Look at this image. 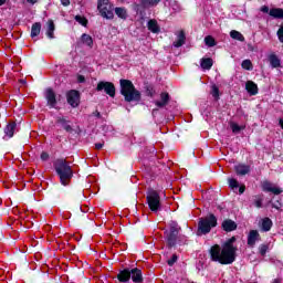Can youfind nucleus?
Instances as JSON below:
<instances>
[{"label":"nucleus","instance_id":"nucleus-30","mask_svg":"<svg viewBox=\"0 0 283 283\" xmlns=\"http://www.w3.org/2000/svg\"><path fill=\"white\" fill-rule=\"evenodd\" d=\"M160 1L161 0H140V4L143 8H154L158 6Z\"/></svg>","mask_w":283,"mask_h":283},{"label":"nucleus","instance_id":"nucleus-23","mask_svg":"<svg viewBox=\"0 0 283 283\" xmlns=\"http://www.w3.org/2000/svg\"><path fill=\"white\" fill-rule=\"evenodd\" d=\"M81 42L83 43V45H87V48L94 46V39H92L91 35L87 33L82 34Z\"/></svg>","mask_w":283,"mask_h":283},{"label":"nucleus","instance_id":"nucleus-57","mask_svg":"<svg viewBox=\"0 0 283 283\" xmlns=\"http://www.w3.org/2000/svg\"><path fill=\"white\" fill-rule=\"evenodd\" d=\"M120 1V3H125V1H127V0H119Z\"/></svg>","mask_w":283,"mask_h":283},{"label":"nucleus","instance_id":"nucleus-8","mask_svg":"<svg viewBox=\"0 0 283 283\" xmlns=\"http://www.w3.org/2000/svg\"><path fill=\"white\" fill-rule=\"evenodd\" d=\"M66 101L71 107H78L81 104V94L78 91L72 90L66 94Z\"/></svg>","mask_w":283,"mask_h":283},{"label":"nucleus","instance_id":"nucleus-40","mask_svg":"<svg viewBox=\"0 0 283 283\" xmlns=\"http://www.w3.org/2000/svg\"><path fill=\"white\" fill-rule=\"evenodd\" d=\"M178 262V254H172V256L167 261L168 266H174Z\"/></svg>","mask_w":283,"mask_h":283},{"label":"nucleus","instance_id":"nucleus-45","mask_svg":"<svg viewBox=\"0 0 283 283\" xmlns=\"http://www.w3.org/2000/svg\"><path fill=\"white\" fill-rule=\"evenodd\" d=\"M279 41L283 43V25L277 30Z\"/></svg>","mask_w":283,"mask_h":283},{"label":"nucleus","instance_id":"nucleus-38","mask_svg":"<svg viewBox=\"0 0 283 283\" xmlns=\"http://www.w3.org/2000/svg\"><path fill=\"white\" fill-rule=\"evenodd\" d=\"M59 123L62 125L63 129H65V132H72V126L70 124H67V120L65 119H59Z\"/></svg>","mask_w":283,"mask_h":283},{"label":"nucleus","instance_id":"nucleus-24","mask_svg":"<svg viewBox=\"0 0 283 283\" xmlns=\"http://www.w3.org/2000/svg\"><path fill=\"white\" fill-rule=\"evenodd\" d=\"M235 171L238 176H247V174L251 171V167L247 165H238L235 166Z\"/></svg>","mask_w":283,"mask_h":283},{"label":"nucleus","instance_id":"nucleus-43","mask_svg":"<svg viewBox=\"0 0 283 283\" xmlns=\"http://www.w3.org/2000/svg\"><path fill=\"white\" fill-rule=\"evenodd\" d=\"M229 186L231 187V189H238L239 184L235 179H229Z\"/></svg>","mask_w":283,"mask_h":283},{"label":"nucleus","instance_id":"nucleus-29","mask_svg":"<svg viewBox=\"0 0 283 283\" xmlns=\"http://www.w3.org/2000/svg\"><path fill=\"white\" fill-rule=\"evenodd\" d=\"M54 30H55L54 21L53 20H49L48 21V29H46V36L49 39H54Z\"/></svg>","mask_w":283,"mask_h":283},{"label":"nucleus","instance_id":"nucleus-41","mask_svg":"<svg viewBox=\"0 0 283 283\" xmlns=\"http://www.w3.org/2000/svg\"><path fill=\"white\" fill-rule=\"evenodd\" d=\"M169 231L180 232V227H178V222L171 221Z\"/></svg>","mask_w":283,"mask_h":283},{"label":"nucleus","instance_id":"nucleus-15","mask_svg":"<svg viewBox=\"0 0 283 283\" xmlns=\"http://www.w3.org/2000/svg\"><path fill=\"white\" fill-rule=\"evenodd\" d=\"M268 61H269L271 67H273V69L282 67V61L280 60V57L275 53H271L268 56Z\"/></svg>","mask_w":283,"mask_h":283},{"label":"nucleus","instance_id":"nucleus-12","mask_svg":"<svg viewBox=\"0 0 283 283\" xmlns=\"http://www.w3.org/2000/svg\"><path fill=\"white\" fill-rule=\"evenodd\" d=\"M130 280H133L134 283L145 282V279L143 277V270L138 268L130 269Z\"/></svg>","mask_w":283,"mask_h":283},{"label":"nucleus","instance_id":"nucleus-51","mask_svg":"<svg viewBox=\"0 0 283 283\" xmlns=\"http://www.w3.org/2000/svg\"><path fill=\"white\" fill-rule=\"evenodd\" d=\"M95 149H103V144L101 143L95 144Z\"/></svg>","mask_w":283,"mask_h":283},{"label":"nucleus","instance_id":"nucleus-55","mask_svg":"<svg viewBox=\"0 0 283 283\" xmlns=\"http://www.w3.org/2000/svg\"><path fill=\"white\" fill-rule=\"evenodd\" d=\"M7 0H0V6H6Z\"/></svg>","mask_w":283,"mask_h":283},{"label":"nucleus","instance_id":"nucleus-36","mask_svg":"<svg viewBox=\"0 0 283 283\" xmlns=\"http://www.w3.org/2000/svg\"><path fill=\"white\" fill-rule=\"evenodd\" d=\"M241 67L248 71L253 70V63L251 62V60H244L241 64Z\"/></svg>","mask_w":283,"mask_h":283},{"label":"nucleus","instance_id":"nucleus-10","mask_svg":"<svg viewBox=\"0 0 283 283\" xmlns=\"http://www.w3.org/2000/svg\"><path fill=\"white\" fill-rule=\"evenodd\" d=\"M262 190L270 193H274V196H280V193H282V188L275 186V184H272L271 181H263Z\"/></svg>","mask_w":283,"mask_h":283},{"label":"nucleus","instance_id":"nucleus-26","mask_svg":"<svg viewBox=\"0 0 283 283\" xmlns=\"http://www.w3.org/2000/svg\"><path fill=\"white\" fill-rule=\"evenodd\" d=\"M41 34V22H35L31 27V39L39 36Z\"/></svg>","mask_w":283,"mask_h":283},{"label":"nucleus","instance_id":"nucleus-7","mask_svg":"<svg viewBox=\"0 0 283 283\" xmlns=\"http://www.w3.org/2000/svg\"><path fill=\"white\" fill-rule=\"evenodd\" d=\"M105 92L111 98H114L116 96V86H114V83L112 82H99L97 84L96 91L97 92Z\"/></svg>","mask_w":283,"mask_h":283},{"label":"nucleus","instance_id":"nucleus-9","mask_svg":"<svg viewBox=\"0 0 283 283\" xmlns=\"http://www.w3.org/2000/svg\"><path fill=\"white\" fill-rule=\"evenodd\" d=\"M178 233L180 232H175V230L165 232L168 249H174L178 244Z\"/></svg>","mask_w":283,"mask_h":283},{"label":"nucleus","instance_id":"nucleus-27","mask_svg":"<svg viewBox=\"0 0 283 283\" xmlns=\"http://www.w3.org/2000/svg\"><path fill=\"white\" fill-rule=\"evenodd\" d=\"M270 17H273V19H283V9L282 8L270 9Z\"/></svg>","mask_w":283,"mask_h":283},{"label":"nucleus","instance_id":"nucleus-53","mask_svg":"<svg viewBox=\"0 0 283 283\" xmlns=\"http://www.w3.org/2000/svg\"><path fill=\"white\" fill-rule=\"evenodd\" d=\"M62 218H64V220H70L71 216L70 214H63Z\"/></svg>","mask_w":283,"mask_h":283},{"label":"nucleus","instance_id":"nucleus-6","mask_svg":"<svg viewBox=\"0 0 283 283\" xmlns=\"http://www.w3.org/2000/svg\"><path fill=\"white\" fill-rule=\"evenodd\" d=\"M147 205L150 211H160V195L156 190H148L146 195Z\"/></svg>","mask_w":283,"mask_h":283},{"label":"nucleus","instance_id":"nucleus-18","mask_svg":"<svg viewBox=\"0 0 283 283\" xmlns=\"http://www.w3.org/2000/svg\"><path fill=\"white\" fill-rule=\"evenodd\" d=\"M45 96H46L48 104L51 107H54L56 105V94L54 93V91L52 88H48Z\"/></svg>","mask_w":283,"mask_h":283},{"label":"nucleus","instance_id":"nucleus-17","mask_svg":"<svg viewBox=\"0 0 283 283\" xmlns=\"http://www.w3.org/2000/svg\"><path fill=\"white\" fill-rule=\"evenodd\" d=\"M114 12L116 17H118V19H122L123 21H127V17H129V14L127 13V8L125 7H116L114 9Z\"/></svg>","mask_w":283,"mask_h":283},{"label":"nucleus","instance_id":"nucleus-21","mask_svg":"<svg viewBox=\"0 0 283 283\" xmlns=\"http://www.w3.org/2000/svg\"><path fill=\"white\" fill-rule=\"evenodd\" d=\"M245 90L251 94V96H255V94H258V84L253 81H248L245 83Z\"/></svg>","mask_w":283,"mask_h":283},{"label":"nucleus","instance_id":"nucleus-28","mask_svg":"<svg viewBox=\"0 0 283 283\" xmlns=\"http://www.w3.org/2000/svg\"><path fill=\"white\" fill-rule=\"evenodd\" d=\"M200 65L202 70H210L211 67H213V60L211 57H203L201 59Z\"/></svg>","mask_w":283,"mask_h":283},{"label":"nucleus","instance_id":"nucleus-56","mask_svg":"<svg viewBox=\"0 0 283 283\" xmlns=\"http://www.w3.org/2000/svg\"><path fill=\"white\" fill-rule=\"evenodd\" d=\"M273 283H282L280 279H274Z\"/></svg>","mask_w":283,"mask_h":283},{"label":"nucleus","instance_id":"nucleus-44","mask_svg":"<svg viewBox=\"0 0 283 283\" xmlns=\"http://www.w3.org/2000/svg\"><path fill=\"white\" fill-rule=\"evenodd\" d=\"M262 197H256V199L254 200V207L260 209L262 207Z\"/></svg>","mask_w":283,"mask_h":283},{"label":"nucleus","instance_id":"nucleus-11","mask_svg":"<svg viewBox=\"0 0 283 283\" xmlns=\"http://www.w3.org/2000/svg\"><path fill=\"white\" fill-rule=\"evenodd\" d=\"M222 231L226 233H231V231H235L238 229V223L231 219H224L221 223Z\"/></svg>","mask_w":283,"mask_h":283},{"label":"nucleus","instance_id":"nucleus-25","mask_svg":"<svg viewBox=\"0 0 283 283\" xmlns=\"http://www.w3.org/2000/svg\"><path fill=\"white\" fill-rule=\"evenodd\" d=\"M186 39L187 38L185 36V31H180L179 34L177 35V41L174 42V46L182 48V45H185Z\"/></svg>","mask_w":283,"mask_h":283},{"label":"nucleus","instance_id":"nucleus-22","mask_svg":"<svg viewBox=\"0 0 283 283\" xmlns=\"http://www.w3.org/2000/svg\"><path fill=\"white\" fill-rule=\"evenodd\" d=\"M14 129H17V123L11 122L4 128V134L8 138H12L14 136Z\"/></svg>","mask_w":283,"mask_h":283},{"label":"nucleus","instance_id":"nucleus-1","mask_svg":"<svg viewBox=\"0 0 283 283\" xmlns=\"http://www.w3.org/2000/svg\"><path fill=\"white\" fill-rule=\"evenodd\" d=\"M238 250L231 248H220L219 244H214L210 248V258L212 262H219L222 265L233 264L235 261V253Z\"/></svg>","mask_w":283,"mask_h":283},{"label":"nucleus","instance_id":"nucleus-33","mask_svg":"<svg viewBox=\"0 0 283 283\" xmlns=\"http://www.w3.org/2000/svg\"><path fill=\"white\" fill-rule=\"evenodd\" d=\"M230 127H231L233 134H240V132H242V129L245 128V126H240V125H238L237 123H233V122L230 123Z\"/></svg>","mask_w":283,"mask_h":283},{"label":"nucleus","instance_id":"nucleus-20","mask_svg":"<svg viewBox=\"0 0 283 283\" xmlns=\"http://www.w3.org/2000/svg\"><path fill=\"white\" fill-rule=\"evenodd\" d=\"M169 98H170L169 93L164 92V93L160 94V101H156L155 105L157 107H165L169 103Z\"/></svg>","mask_w":283,"mask_h":283},{"label":"nucleus","instance_id":"nucleus-13","mask_svg":"<svg viewBox=\"0 0 283 283\" xmlns=\"http://www.w3.org/2000/svg\"><path fill=\"white\" fill-rule=\"evenodd\" d=\"M260 240V232L258 230H250L248 234V247H255V243Z\"/></svg>","mask_w":283,"mask_h":283},{"label":"nucleus","instance_id":"nucleus-2","mask_svg":"<svg viewBox=\"0 0 283 283\" xmlns=\"http://www.w3.org/2000/svg\"><path fill=\"white\" fill-rule=\"evenodd\" d=\"M53 166L60 178L61 185L67 187V185H70V180H72L74 176V170H72L70 161H66L65 159H56Z\"/></svg>","mask_w":283,"mask_h":283},{"label":"nucleus","instance_id":"nucleus-39","mask_svg":"<svg viewBox=\"0 0 283 283\" xmlns=\"http://www.w3.org/2000/svg\"><path fill=\"white\" fill-rule=\"evenodd\" d=\"M211 95L213 96V98H216V101H218V98H220V88L213 85L211 90Z\"/></svg>","mask_w":283,"mask_h":283},{"label":"nucleus","instance_id":"nucleus-49","mask_svg":"<svg viewBox=\"0 0 283 283\" xmlns=\"http://www.w3.org/2000/svg\"><path fill=\"white\" fill-rule=\"evenodd\" d=\"M245 190H247V186L242 185L239 187V193H244Z\"/></svg>","mask_w":283,"mask_h":283},{"label":"nucleus","instance_id":"nucleus-37","mask_svg":"<svg viewBox=\"0 0 283 283\" xmlns=\"http://www.w3.org/2000/svg\"><path fill=\"white\" fill-rule=\"evenodd\" d=\"M268 252H269V244H261L259 247V253L260 255H262V258H264V255H266Z\"/></svg>","mask_w":283,"mask_h":283},{"label":"nucleus","instance_id":"nucleus-54","mask_svg":"<svg viewBox=\"0 0 283 283\" xmlns=\"http://www.w3.org/2000/svg\"><path fill=\"white\" fill-rule=\"evenodd\" d=\"M279 125H280V127L283 129V118H281V119L279 120Z\"/></svg>","mask_w":283,"mask_h":283},{"label":"nucleus","instance_id":"nucleus-35","mask_svg":"<svg viewBox=\"0 0 283 283\" xmlns=\"http://www.w3.org/2000/svg\"><path fill=\"white\" fill-rule=\"evenodd\" d=\"M75 21L80 23V25H83L84 28H87V18L83 15H75Z\"/></svg>","mask_w":283,"mask_h":283},{"label":"nucleus","instance_id":"nucleus-42","mask_svg":"<svg viewBox=\"0 0 283 283\" xmlns=\"http://www.w3.org/2000/svg\"><path fill=\"white\" fill-rule=\"evenodd\" d=\"M40 158L43 163H48V160H50V154H48L46 151H42Z\"/></svg>","mask_w":283,"mask_h":283},{"label":"nucleus","instance_id":"nucleus-50","mask_svg":"<svg viewBox=\"0 0 283 283\" xmlns=\"http://www.w3.org/2000/svg\"><path fill=\"white\" fill-rule=\"evenodd\" d=\"M61 3L64 6V8H67V6H70V0H61Z\"/></svg>","mask_w":283,"mask_h":283},{"label":"nucleus","instance_id":"nucleus-4","mask_svg":"<svg viewBox=\"0 0 283 283\" xmlns=\"http://www.w3.org/2000/svg\"><path fill=\"white\" fill-rule=\"evenodd\" d=\"M218 227V218L216 214H210L208 218H200L198 223V232L202 235L211 233V229Z\"/></svg>","mask_w":283,"mask_h":283},{"label":"nucleus","instance_id":"nucleus-58","mask_svg":"<svg viewBox=\"0 0 283 283\" xmlns=\"http://www.w3.org/2000/svg\"><path fill=\"white\" fill-rule=\"evenodd\" d=\"M18 218H21V214H18Z\"/></svg>","mask_w":283,"mask_h":283},{"label":"nucleus","instance_id":"nucleus-16","mask_svg":"<svg viewBox=\"0 0 283 283\" xmlns=\"http://www.w3.org/2000/svg\"><path fill=\"white\" fill-rule=\"evenodd\" d=\"M260 224L261 230L264 231L265 233L273 229V221L269 217L261 219Z\"/></svg>","mask_w":283,"mask_h":283},{"label":"nucleus","instance_id":"nucleus-3","mask_svg":"<svg viewBox=\"0 0 283 283\" xmlns=\"http://www.w3.org/2000/svg\"><path fill=\"white\" fill-rule=\"evenodd\" d=\"M120 94L124 96L126 103H134L140 101V92L136 90L134 83L129 80H120Z\"/></svg>","mask_w":283,"mask_h":283},{"label":"nucleus","instance_id":"nucleus-5","mask_svg":"<svg viewBox=\"0 0 283 283\" xmlns=\"http://www.w3.org/2000/svg\"><path fill=\"white\" fill-rule=\"evenodd\" d=\"M97 10L103 19L108 21L114 19V4L109 0H97Z\"/></svg>","mask_w":283,"mask_h":283},{"label":"nucleus","instance_id":"nucleus-47","mask_svg":"<svg viewBox=\"0 0 283 283\" xmlns=\"http://www.w3.org/2000/svg\"><path fill=\"white\" fill-rule=\"evenodd\" d=\"M82 213H92V211H90V208H87L86 206L81 208Z\"/></svg>","mask_w":283,"mask_h":283},{"label":"nucleus","instance_id":"nucleus-19","mask_svg":"<svg viewBox=\"0 0 283 283\" xmlns=\"http://www.w3.org/2000/svg\"><path fill=\"white\" fill-rule=\"evenodd\" d=\"M147 28L149 32H153V34H158V32H160V25H158V21L156 19L149 20Z\"/></svg>","mask_w":283,"mask_h":283},{"label":"nucleus","instance_id":"nucleus-32","mask_svg":"<svg viewBox=\"0 0 283 283\" xmlns=\"http://www.w3.org/2000/svg\"><path fill=\"white\" fill-rule=\"evenodd\" d=\"M231 39H234V41H241L244 42V35L240 33L239 31L232 30L230 32Z\"/></svg>","mask_w":283,"mask_h":283},{"label":"nucleus","instance_id":"nucleus-34","mask_svg":"<svg viewBox=\"0 0 283 283\" xmlns=\"http://www.w3.org/2000/svg\"><path fill=\"white\" fill-rule=\"evenodd\" d=\"M205 43H206V45H207L208 48H214V45H216V39H213V36H211V35H207V36L205 38Z\"/></svg>","mask_w":283,"mask_h":283},{"label":"nucleus","instance_id":"nucleus-46","mask_svg":"<svg viewBox=\"0 0 283 283\" xmlns=\"http://www.w3.org/2000/svg\"><path fill=\"white\" fill-rule=\"evenodd\" d=\"M261 12H264V14H269L271 12V10H269V7L263 6V7H261Z\"/></svg>","mask_w":283,"mask_h":283},{"label":"nucleus","instance_id":"nucleus-14","mask_svg":"<svg viewBox=\"0 0 283 283\" xmlns=\"http://www.w3.org/2000/svg\"><path fill=\"white\" fill-rule=\"evenodd\" d=\"M118 282L127 283L132 280L130 277V269L126 268L124 270H120L117 274Z\"/></svg>","mask_w":283,"mask_h":283},{"label":"nucleus","instance_id":"nucleus-31","mask_svg":"<svg viewBox=\"0 0 283 283\" xmlns=\"http://www.w3.org/2000/svg\"><path fill=\"white\" fill-rule=\"evenodd\" d=\"M235 237H231L230 239H228L224 243H223V248L226 249H232L238 251V248L233 245V243L235 242Z\"/></svg>","mask_w":283,"mask_h":283},{"label":"nucleus","instance_id":"nucleus-48","mask_svg":"<svg viewBox=\"0 0 283 283\" xmlns=\"http://www.w3.org/2000/svg\"><path fill=\"white\" fill-rule=\"evenodd\" d=\"M77 83H85V76L77 75Z\"/></svg>","mask_w":283,"mask_h":283},{"label":"nucleus","instance_id":"nucleus-52","mask_svg":"<svg viewBox=\"0 0 283 283\" xmlns=\"http://www.w3.org/2000/svg\"><path fill=\"white\" fill-rule=\"evenodd\" d=\"M39 0H27L28 3H31V6H34V3H38Z\"/></svg>","mask_w":283,"mask_h":283}]
</instances>
